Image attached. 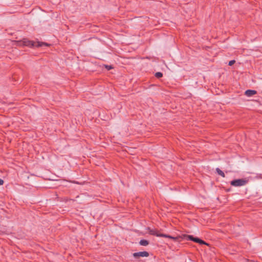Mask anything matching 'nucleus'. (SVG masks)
<instances>
[{"instance_id": "nucleus-1", "label": "nucleus", "mask_w": 262, "mask_h": 262, "mask_svg": "<svg viewBox=\"0 0 262 262\" xmlns=\"http://www.w3.org/2000/svg\"><path fill=\"white\" fill-rule=\"evenodd\" d=\"M23 45L30 47H42V46H48V45L44 42H35L29 40L28 39L24 38L21 41Z\"/></svg>"}, {"instance_id": "nucleus-2", "label": "nucleus", "mask_w": 262, "mask_h": 262, "mask_svg": "<svg viewBox=\"0 0 262 262\" xmlns=\"http://www.w3.org/2000/svg\"><path fill=\"white\" fill-rule=\"evenodd\" d=\"M248 180L246 179H235L230 182V184L234 187L245 186L248 183Z\"/></svg>"}, {"instance_id": "nucleus-3", "label": "nucleus", "mask_w": 262, "mask_h": 262, "mask_svg": "<svg viewBox=\"0 0 262 262\" xmlns=\"http://www.w3.org/2000/svg\"><path fill=\"white\" fill-rule=\"evenodd\" d=\"M148 230L149 231V233L151 235H156L158 237H168L170 238H174L173 237H172L170 235H168L164 234H159L158 233V231L156 230L151 229L149 228H148Z\"/></svg>"}, {"instance_id": "nucleus-4", "label": "nucleus", "mask_w": 262, "mask_h": 262, "mask_svg": "<svg viewBox=\"0 0 262 262\" xmlns=\"http://www.w3.org/2000/svg\"><path fill=\"white\" fill-rule=\"evenodd\" d=\"M149 255V253L147 251L138 252L133 253V256L135 258H138L139 257H148Z\"/></svg>"}, {"instance_id": "nucleus-5", "label": "nucleus", "mask_w": 262, "mask_h": 262, "mask_svg": "<svg viewBox=\"0 0 262 262\" xmlns=\"http://www.w3.org/2000/svg\"><path fill=\"white\" fill-rule=\"evenodd\" d=\"M257 93L256 91L255 90H246L245 92V94L248 96L251 97Z\"/></svg>"}, {"instance_id": "nucleus-6", "label": "nucleus", "mask_w": 262, "mask_h": 262, "mask_svg": "<svg viewBox=\"0 0 262 262\" xmlns=\"http://www.w3.org/2000/svg\"><path fill=\"white\" fill-rule=\"evenodd\" d=\"M186 236L187 239L193 241L196 243H198L199 239V238L196 237H194L193 236L191 235H187Z\"/></svg>"}, {"instance_id": "nucleus-7", "label": "nucleus", "mask_w": 262, "mask_h": 262, "mask_svg": "<svg viewBox=\"0 0 262 262\" xmlns=\"http://www.w3.org/2000/svg\"><path fill=\"white\" fill-rule=\"evenodd\" d=\"M139 244L141 246H146L149 244V242L146 239H141L139 242Z\"/></svg>"}, {"instance_id": "nucleus-8", "label": "nucleus", "mask_w": 262, "mask_h": 262, "mask_svg": "<svg viewBox=\"0 0 262 262\" xmlns=\"http://www.w3.org/2000/svg\"><path fill=\"white\" fill-rule=\"evenodd\" d=\"M216 171L217 173H218V174H219L220 176H222V177H225L224 172L222 170H221L220 168H217L216 169Z\"/></svg>"}, {"instance_id": "nucleus-9", "label": "nucleus", "mask_w": 262, "mask_h": 262, "mask_svg": "<svg viewBox=\"0 0 262 262\" xmlns=\"http://www.w3.org/2000/svg\"><path fill=\"white\" fill-rule=\"evenodd\" d=\"M155 76L157 78H159L163 76V74L161 72H157V73H156Z\"/></svg>"}, {"instance_id": "nucleus-10", "label": "nucleus", "mask_w": 262, "mask_h": 262, "mask_svg": "<svg viewBox=\"0 0 262 262\" xmlns=\"http://www.w3.org/2000/svg\"><path fill=\"white\" fill-rule=\"evenodd\" d=\"M198 243H199V244H200L201 245H208L205 241L202 240L200 238H199Z\"/></svg>"}, {"instance_id": "nucleus-11", "label": "nucleus", "mask_w": 262, "mask_h": 262, "mask_svg": "<svg viewBox=\"0 0 262 262\" xmlns=\"http://www.w3.org/2000/svg\"><path fill=\"white\" fill-rule=\"evenodd\" d=\"M235 62V61L234 60H230L229 62V63H228V65L230 66H232L234 63Z\"/></svg>"}, {"instance_id": "nucleus-12", "label": "nucleus", "mask_w": 262, "mask_h": 262, "mask_svg": "<svg viewBox=\"0 0 262 262\" xmlns=\"http://www.w3.org/2000/svg\"><path fill=\"white\" fill-rule=\"evenodd\" d=\"M105 68L108 70H111V69H112L113 68V67L111 66H108V65L105 66Z\"/></svg>"}, {"instance_id": "nucleus-13", "label": "nucleus", "mask_w": 262, "mask_h": 262, "mask_svg": "<svg viewBox=\"0 0 262 262\" xmlns=\"http://www.w3.org/2000/svg\"><path fill=\"white\" fill-rule=\"evenodd\" d=\"M3 184H4V181L2 179H0V185H3Z\"/></svg>"}]
</instances>
